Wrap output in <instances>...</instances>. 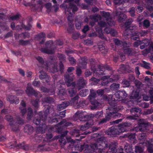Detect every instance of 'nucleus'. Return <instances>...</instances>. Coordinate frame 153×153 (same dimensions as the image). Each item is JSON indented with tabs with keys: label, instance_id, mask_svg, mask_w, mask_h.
<instances>
[{
	"label": "nucleus",
	"instance_id": "nucleus-1",
	"mask_svg": "<svg viewBox=\"0 0 153 153\" xmlns=\"http://www.w3.org/2000/svg\"><path fill=\"white\" fill-rule=\"evenodd\" d=\"M108 142L103 137H101L97 140L95 143H91V148L94 149V153H102V149L108 147Z\"/></svg>",
	"mask_w": 153,
	"mask_h": 153
},
{
	"label": "nucleus",
	"instance_id": "nucleus-2",
	"mask_svg": "<svg viewBox=\"0 0 153 153\" xmlns=\"http://www.w3.org/2000/svg\"><path fill=\"white\" fill-rule=\"evenodd\" d=\"M131 27H129L125 29L123 33V35L128 38H131V39L134 40L139 39V33L137 31H135L133 29L132 30Z\"/></svg>",
	"mask_w": 153,
	"mask_h": 153
},
{
	"label": "nucleus",
	"instance_id": "nucleus-3",
	"mask_svg": "<svg viewBox=\"0 0 153 153\" xmlns=\"http://www.w3.org/2000/svg\"><path fill=\"white\" fill-rule=\"evenodd\" d=\"M107 70L110 71L111 68L110 66L107 65H103L102 64L98 66V68L95 69V70L93 71L94 73V75L96 77H100L102 75H104L105 70Z\"/></svg>",
	"mask_w": 153,
	"mask_h": 153
},
{
	"label": "nucleus",
	"instance_id": "nucleus-4",
	"mask_svg": "<svg viewBox=\"0 0 153 153\" xmlns=\"http://www.w3.org/2000/svg\"><path fill=\"white\" fill-rule=\"evenodd\" d=\"M149 124L148 122L144 119L140 120L139 123L137 126L133 128L134 131L145 132L146 130V127Z\"/></svg>",
	"mask_w": 153,
	"mask_h": 153
},
{
	"label": "nucleus",
	"instance_id": "nucleus-5",
	"mask_svg": "<svg viewBox=\"0 0 153 153\" xmlns=\"http://www.w3.org/2000/svg\"><path fill=\"white\" fill-rule=\"evenodd\" d=\"M54 110L53 108L48 106L45 111L39 112L37 114L39 115V119L41 120L42 121L45 122L47 119L48 115L50 113H52L54 114Z\"/></svg>",
	"mask_w": 153,
	"mask_h": 153
},
{
	"label": "nucleus",
	"instance_id": "nucleus-6",
	"mask_svg": "<svg viewBox=\"0 0 153 153\" xmlns=\"http://www.w3.org/2000/svg\"><path fill=\"white\" fill-rule=\"evenodd\" d=\"M53 45V42L52 41H48L45 43V47L41 48L40 50L41 52L48 54H53L54 51L53 48H52Z\"/></svg>",
	"mask_w": 153,
	"mask_h": 153
},
{
	"label": "nucleus",
	"instance_id": "nucleus-7",
	"mask_svg": "<svg viewBox=\"0 0 153 153\" xmlns=\"http://www.w3.org/2000/svg\"><path fill=\"white\" fill-rule=\"evenodd\" d=\"M57 63L56 62H54L51 65V67L50 68V70L52 73L57 72L59 71L61 73H62L64 71V65L62 62H60L59 64V69L57 68Z\"/></svg>",
	"mask_w": 153,
	"mask_h": 153
},
{
	"label": "nucleus",
	"instance_id": "nucleus-8",
	"mask_svg": "<svg viewBox=\"0 0 153 153\" xmlns=\"http://www.w3.org/2000/svg\"><path fill=\"white\" fill-rule=\"evenodd\" d=\"M117 126H114L111 127L108 130L105 131V133L111 137H115L117 135L120 134V132L117 129Z\"/></svg>",
	"mask_w": 153,
	"mask_h": 153
},
{
	"label": "nucleus",
	"instance_id": "nucleus-9",
	"mask_svg": "<svg viewBox=\"0 0 153 153\" xmlns=\"http://www.w3.org/2000/svg\"><path fill=\"white\" fill-rule=\"evenodd\" d=\"M103 17L106 19L107 23L110 26L114 25L115 22L112 20L110 13L108 12H103L102 13Z\"/></svg>",
	"mask_w": 153,
	"mask_h": 153
},
{
	"label": "nucleus",
	"instance_id": "nucleus-10",
	"mask_svg": "<svg viewBox=\"0 0 153 153\" xmlns=\"http://www.w3.org/2000/svg\"><path fill=\"white\" fill-rule=\"evenodd\" d=\"M115 96L118 101L123 100L127 97V94L125 91H118L115 94Z\"/></svg>",
	"mask_w": 153,
	"mask_h": 153
},
{
	"label": "nucleus",
	"instance_id": "nucleus-11",
	"mask_svg": "<svg viewBox=\"0 0 153 153\" xmlns=\"http://www.w3.org/2000/svg\"><path fill=\"white\" fill-rule=\"evenodd\" d=\"M91 144L89 146L84 143L83 145H81L79 147V150L81 152L85 149V152L87 153H94V149L91 148Z\"/></svg>",
	"mask_w": 153,
	"mask_h": 153
},
{
	"label": "nucleus",
	"instance_id": "nucleus-12",
	"mask_svg": "<svg viewBox=\"0 0 153 153\" xmlns=\"http://www.w3.org/2000/svg\"><path fill=\"white\" fill-rule=\"evenodd\" d=\"M115 16L117 17V20L119 22H123L125 21L127 18V16L121 11L117 10L115 11Z\"/></svg>",
	"mask_w": 153,
	"mask_h": 153
},
{
	"label": "nucleus",
	"instance_id": "nucleus-13",
	"mask_svg": "<svg viewBox=\"0 0 153 153\" xmlns=\"http://www.w3.org/2000/svg\"><path fill=\"white\" fill-rule=\"evenodd\" d=\"M5 119L7 120V122H10L9 125L13 131H17V127H16L15 128H15L14 126L15 125L14 123V120L12 116L10 115H6L5 117Z\"/></svg>",
	"mask_w": 153,
	"mask_h": 153
},
{
	"label": "nucleus",
	"instance_id": "nucleus-14",
	"mask_svg": "<svg viewBox=\"0 0 153 153\" xmlns=\"http://www.w3.org/2000/svg\"><path fill=\"white\" fill-rule=\"evenodd\" d=\"M41 121H42V120L40 119H39L36 117L34 118L33 120V122L34 124L37 125H39V127L38 129L43 133L44 131L45 130L44 128L45 127V124L43 123H42V125L40 124L41 123Z\"/></svg>",
	"mask_w": 153,
	"mask_h": 153
},
{
	"label": "nucleus",
	"instance_id": "nucleus-15",
	"mask_svg": "<svg viewBox=\"0 0 153 153\" xmlns=\"http://www.w3.org/2000/svg\"><path fill=\"white\" fill-rule=\"evenodd\" d=\"M104 98L108 100V104L114 107L116 105L117 101L113 97L112 95H110L108 96H104Z\"/></svg>",
	"mask_w": 153,
	"mask_h": 153
},
{
	"label": "nucleus",
	"instance_id": "nucleus-16",
	"mask_svg": "<svg viewBox=\"0 0 153 153\" xmlns=\"http://www.w3.org/2000/svg\"><path fill=\"white\" fill-rule=\"evenodd\" d=\"M123 52L124 53L128 56H134L135 53V50L132 48L129 47L124 48Z\"/></svg>",
	"mask_w": 153,
	"mask_h": 153
},
{
	"label": "nucleus",
	"instance_id": "nucleus-17",
	"mask_svg": "<svg viewBox=\"0 0 153 153\" xmlns=\"http://www.w3.org/2000/svg\"><path fill=\"white\" fill-rule=\"evenodd\" d=\"M87 64V59L85 57H81L79 59L78 66L79 67L85 69Z\"/></svg>",
	"mask_w": 153,
	"mask_h": 153
},
{
	"label": "nucleus",
	"instance_id": "nucleus-18",
	"mask_svg": "<svg viewBox=\"0 0 153 153\" xmlns=\"http://www.w3.org/2000/svg\"><path fill=\"white\" fill-rule=\"evenodd\" d=\"M117 143L115 142L110 143L108 146L109 150H110L109 152L111 153H116L117 147Z\"/></svg>",
	"mask_w": 153,
	"mask_h": 153
},
{
	"label": "nucleus",
	"instance_id": "nucleus-19",
	"mask_svg": "<svg viewBox=\"0 0 153 153\" xmlns=\"http://www.w3.org/2000/svg\"><path fill=\"white\" fill-rule=\"evenodd\" d=\"M26 91L28 96H30L31 95H33L35 97H37L38 94L37 92L35 91L31 86H27Z\"/></svg>",
	"mask_w": 153,
	"mask_h": 153
},
{
	"label": "nucleus",
	"instance_id": "nucleus-20",
	"mask_svg": "<svg viewBox=\"0 0 153 153\" xmlns=\"http://www.w3.org/2000/svg\"><path fill=\"white\" fill-rule=\"evenodd\" d=\"M64 79L68 87L72 86L73 83H75L74 82H72L73 80V75H66L64 76Z\"/></svg>",
	"mask_w": 153,
	"mask_h": 153
},
{
	"label": "nucleus",
	"instance_id": "nucleus-21",
	"mask_svg": "<svg viewBox=\"0 0 153 153\" xmlns=\"http://www.w3.org/2000/svg\"><path fill=\"white\" fill-rule=\"evenodd\" d=\"M75 114L79 115V120L81 121H85L87 120H90L92 118L90 116V114L88 115L82 116V114L79 111H77L75 113Z\"/></svg>",
	"mask_w": 153,
	"mask_h": 153
},
{
	"label": "nucleus",
	"instance_id": "nucleus-22",
	"mask_svg": "<svg viewBox=\"0 0 153 153\" xmlns=\"http://www.w3.org/2000/svg\"><path fill=\"white\" fill-rule=\"evenodd\" d=\"M68 132V131H65L63 134H62L61 135L60 137L59 140V141L60 142L61 146L62 148H64V145H65L66 143V140L64 138V137L66 136Z\"/></svg>",
	"mask_w": 153,
	"mask_h": 153
},
{
	"label": "nucleus",
	"instance_id": "nucleus-23",
	"mask_svg": "<svg viewBox=\"0 0 153 153\" xmlns=\"http://www.w3.org/2000/svg\"><path fill=\"white\" fill-rule=\"evenodd\" d=\"M75 83H73L72 85L70 86V87L68 89V93L70 97H73L77 94L76 91L75 89Z\"/></svg>",
	"mask_w": 153,
	"mask_h": 153
},
{
	"label": "nucleus",
	"instance_id": "nucleus-24",
	"mask_svg": "<svg viewBox=\"0 0 153 153\" xmlns=\"http://www.w3.org/2000/svg\"><path fill=\"white\" fill-rule=\"evenodd\" d=\"M87 82L82 77H80L77 80V85L79 87V89H80L82 88H83L87 84Z\"/></svg>",
	"mask_w": 153,
	"mask_h": 153
},
{
	"label": "nucleus",
	"instance_id": "nucleus-25",
	"mask_svg": "<svg viewBox=\"0 0 153 153\" xmlns=\"http://www.w3.org/2000/svg\"><path fill=\"white\" fill-rule=\"evenodd\" d=\"M91 102V110H94L97 108L98 106L100 105V102H98L97 100H89Z\"/></svg>",
	"mask_w": 153,
	"mask_h": 153
},
{
	"label": "nucleus",
	"instance_id": "nucleus-26",
	"mask_svg": "<svg viewBox=\"0 0 153 153\" xmlns=\"http://www.w3.org/2000/svg\"><path fill=\"white\" fill-rule=\"evenodd\" d=\"M70 104L69 102L65 101L62 102V103L56 106V109L58 111H60L66 108Z\"/></svg>",
	"mask_w": 153,
	"mask_h": 153
},
{
	"label": "nucleus",
	"instance_id": "nucleus-27",
	"mask_svg": "<svg viewBox=\"0 0 153 153\" xmlns=\"http://www.w3.org/2000/svg\"><path fill=\"white\" fill-rule=\"evenodd\" d=\"M106 114L107 115L106 116L109 118L110 119L114 117H120L121 116V114L118 112L117 111L111 112L110 114H109V113H106Z\"/></svg>",
	"mask_w": 153,
	"mask_h": 153
},
{
	"label": "nucleus",
	"instance_id": "nucleus-28",
	"mask_svg": "<svg viewBox=\"0 0 153 153\" xmlns=\"http://www.w3.org/2000/svg\"><path fill=\"white\" fill-rule=\"evenodd\" d=\"M110 76H105L102 77L101 79H106L102 81L101 83L102 85V86H106L108 83L109 82H112L110 81V80L108 78H110Z\"/></svg>",
	"mask_w": 153,
	"mask_h": 153
},
{
	"label": "nucleus",
	"instance_id": "nucleus-29",
	"mask_svg": "<svg viewBox=\"0 0 153 153\" xmlns=\"http://www.w3.org/2000/svg\"><path fill=\"white\" fill-rule=\"evenodd\" d=\"M96 91L93 89H91L90 90V94L88 97V99L89 100H93L96 98Z\"/></svg>",
	"mask_w": 153,
	"mask_h": 153
},
{
	"label": "nucleus",
	"instance_id": "nucleus-30",
	"mask_svg": "<svg viewBox=\"0 0 153 153\" xmlns=\"http://www.w3.org/2000/svg\"><path fill=\"white\" fill-rule=\"evenodd\" d=\"M33 127L28 124L25 126L24 128L25 132L27 133L28 134H30L33 132Z\"/></svg>",
	"mask_w": 153,
	"mask_h": 153
},
{
	"label": "nucleus",
	"instance_id": "nucleus-31",
	"mask_svg": "<svg viewBox=\"0 0 153 153\" xmlns=\"http://www.w3.org/2000/svg\"><path fill=\"white\" fill-rule=\"evenodd\" d=\"M40 89L41 91L45 93H47L49 95L53 94L54 93V91L53 90L50 89H48L46 88L44 86H41Z\"/></svg>",
	"mask_w": 153,
	"mask_h": 153
},
{
	"label": "nucleus",
	"instance_id": "nucleus-32",
	"mask_svg": "<svg viewBox=\"0 0 153 153\" xmlns=\"http://www.w3.org/2000/svg\"><path fill=\"white\" fill-rule=\"evenodd\" d=\"M146 144L147 145V150L149 153H153V145L150 141H146Z\"/></svg>",
	"mask_w": 153,
	"mask_h": 153
},
{
	"label": "nucleus",
	"instance_id": "nucleus-33",
	"mask_svg": "<svg viewBox=\"0 0 153 153\" xmlns=\"http://www.w3.org/2000/svg\"><path fill=\"white\" fill-rule=\"evenodd\" d=\"M102 115L103 112L102 111H98L95 114H90V116L92 118L95 117L97 119L102 118Z\"/></svg>",
	"mask_w": 153,
	"mask_h": 153
},
{
	"label": "nucleus",
	"instance_id": "nucleus-34",
	"mask_svg": "<svg viewBox=\"0 0 153 153\" xmlns=\"http://www.w3.org/2000/svg\"><path fill=\"white\" fill-rule=\"evenodd\" d=\"M70 9L72 10L73 12L74 13L77 10L78 8L76 5H74L72 3H71L69 8L68 9V11L69 12V11H71Z\"/></svg>",
	"mask_w": 153,
	"mask_h": 153
},
{
	"label": "nucleus",
	"instance_id": "nucleus-35",
	"mask_svg": "<svg viewBox=\"0 0 153 153\" xmlns=\"http://www.w3.org/2000/svg\"><path fill=\"white\" fill-rule=\"evenodd\" d=\"M14 123L15 126H14V127L15 128L16 127H17V128H18V125H23L24 124V120H23V119L19 117H18L17 118L16 122Z\"/></svg>",
	"mask_w": 153,
	"mask_h": 153
},
{
	"label": "nucleus",
	"instance_id": "nucleus-36",
	"mask_svg": "<svg viewBox=\"0 0 153 153\" xmlns=\"http://www.w3.org/2000/svg\"><path fill=\"white\" fill-rule=\"evenodd\" d=\"M89 61L90 62V66H91V69L92 71H95V64L96 62L95 60L93 59H90Z\"/></svg>",
	"mask_w": 153,
	"mask_h": 153
},
{
	"label": "nucleus",
	"instance_id": "nucleus-37",
	"mask_svg": "<svg viewBox=\"0 0 153 153\" xmlns=\"http://www.w3.org/2000/svg\"><path fill=\"white\" fill-rule=\"evenodd\" d=\"M39 72L41 74V75H39V78L41 79H46L47 78L48 79H50V77L48 76L43 71H39Z\"/></svg>",
	"mask_w": 153,
	"mask_h": 153
},
{
	"label": "nucleus",
	"instance_id": "nucleus-38",
	"mask_svg": "<svg viewBox=\"0 0 153 153\" xmlns=\"http://www.w3.org/2000/svg\"><path fill=\"white\" fill-rule=\"evenodd\" d=\"M143 147L139 146H135V153H143Z\"/></svg>",
	"mask_w": 153,
	"mask_h": 153
},
{
	"label": "nucleus",
	"instance_id": "nucleus-39",
	"mask_svg": "<svg viewBox=\"0 0 153 153\" xmlns=\"http://www.w3.org/2000/svg\"><path fill=\"white\" fill-rule=\"evenodd\" d=\"M101 18L100 16L97 14H95L90 16V18L93 20L94 22H97L99 19H100Z\"/></svg>",
	"mask_w": 153,
	"mask_h": 153
},
{
	"label": "nucleus",
	"instance_id": "nucleus-40",
	"mask_svg": "<svg viewBox=\"0 0 153 153\" xmlns=\"http://www.w3.org/2000/svg\"><path fill=\"white\" fill-rule=\"evenodd\" d=\"M64 123H65L64 126L66 127H68L72 125V123L70 122H66V120L65 119L62 120V121L58 123V124L61 125L64 124Z\"/></svg>",
	"mask_w": 153,
	"mask_h": 153
},
{
	"label": "nucleus",
	"instance_id": "nucleus-41",
	"mask_svg": "<svg viewBox=\"0 0 153 153\" xmlns=\"http://www.w3.org/2000/svg\"><path fill=\"white\" fill-rule=\"evenodd\" d=\"M110 120V119L109 118L107 117L106 116L105 118L100 120L98 121V125H102L104 123H105L109 121Z\"/></svg>",
	"mask_w": 153,
	"mask_h": 153
},
{
	"label": "nucleus",
	"instance_id": "nucleus-42",
	"mask_svg": "<svg viewBox=\"0 0 153 153\" xmlns=\"http://www.w3.org/2000/svg\"><path fill=\"white\" fill-rule=\"evenodd\" d=\"M141 111L139 107H134L131 108L130 110V112L131 114L140 113Z\"/></svg>",
	"mask_w": 153,
	"mask_h": 153
},
{
	"label": "nucleus",
	"instance_id": "nucleus-43",
	"mask_svg": "<svg viewBox=\"0 0 153 153\" xmlns=\"http://www.w3.org/2000/svg\"><path fill=\"white\" fill-rule=\"evenodd\" d=\"M30 43V41L29 40H24L23 39H20L19 41V45L22 46H26L28 45Z\"/></svg>",
	"mask_w": 153,
	"mask_h": 153
},
{
	"label": "nucleus",
	"instance_id": "nucleus-44",
	"mask_svg": "<svg viewBox=\"0 0 153 153\" xmlns=\"http://www.w3.org/2000/svg\"><path fill=\"white\" fill-rule=\"evenodd\" d=\"M118 110L114 107H109L106 109V113H109L110 114L111 112H115L118 111Z\"/></svg>",
	"mask_w": 153,
	"mask_h": 153
},
{
	"label": "nucleus",
	"instance_id": "nucleus-45",
	"mask_svg": "<svg viewBox=\"0 0 153 153\" xmlns=\"http://www.w3.org/2000/svg\"><path fill=\"white\" fill-rule=\"evenodd\" d=\"M120 87V84H119L113 83L110 86V89L114 91H116Z\"/></svg>",
	"mask_w": 153,
	"mask_h": 153
},
{
	"label": "nucleus",
	"instance_id": "nucleus-46",
	"mask_svg": "<svg viewBox=\"0 0 153 153\" xmlns=\"http://www.w3.org/2000/svg\"><path fill=\"white\" fill-rule=\"evenodd\" d=\"M138 138L139 140L144 141L146 138V133H141L138 135Z\"/></svg>",
	"mask_w": 153,
	"mask_h": 153
},
{
	"label": "nucleus",
	"instance_id": "nucleus-47",
	"mask_svg": "<svg viewBox=\"0 0 153 153\" xmlns=\"http://www.w3.org/2000/svg\"><path fill=\"white\" fill-rule=\"evenodd\" d=\"M121 84L123 85V87L124 88L128 87L131 85L130 82L126 79H124L123 80Z\"/></svg>",
	"mask_w": 153,
	"mask_h": 153
},
{
	"label": "nucleus",
	"instance_id": "nucleus-48",
	"mask_svg": "<svg viewBox=\"0 0 153 153\" xmlns=\"http://www.w3.org/2000/svg\"><path fill=\"white\" fill-rule=\"evenodd\" d=\"M66 113V110L62 111L59 113V114H56V115L57 116L59 119L61 120L62 118L64 117L65 116V114Z\"/></svg>",
	"mask_w": 153,
	"mask_h": 153
},
{
	"label": "nucleus",
	"instance_id": "nucleus-49",
	"mask_svg": "<svg viewBox=\"0 0 153 153\" xmlns=\"http://www.w3.org/2000/svg\"><path fill=\"white\" fill-rule=\"evenodd\" d=\"M33 110L30 108H29L28 109V114H27V118L28 120H30L33 117Z\"/></svg>",
	"mask_w": 153,
	"mask_h": 153
},
{
	"label": "nucleus",
	"instance_id": "nucleus-50",
	"mask_svg": "<svg viewBox=\"0 0 153 153\" xmlns=\"http://www.w3.org/2000/svg\"><path fill=\"white\" fill-rule=\"evenodd\" d=\"M43 102L46 103H52L54 102V99L50 97H47L43 99Z\"/></svg>",
	"mask_w": 153,
	"mask_h": 153
},
{
	"label": "nucleus",
	"instance_id": "nucleus-51",
	"mask_svg": "<svg viewBox=\"0 0 153 153\" xmlns=\"http://www.w3.org/2000/svg\"><path fill=\"white\" fill-rule=\"evenodd\" d=\"M131 0H114V3L115 4L119 5L122 3L123 2L125 3L129 2Z\"/></svg>",
	"mask_w": 153,
	"mask_h": 153
},
{
	"label": "nucleus",
	"instance_id": "nucleus-52",
	"mask_svg": "<svg viewBox=\"0 0 153 153\" xmlns=\"http://www.w3.org/2000/svg\"><path fill=\"white\" fill-rule=\"evenodd\" d=\"M117 126V127H118L117 128L118 129V131L120 132V134L127 131L126 128L123 127L122 125H119L118 126Z\"/></svg>",
	"mask_w": 153,
	"mask_h": 153
},
{
	"label": "nucleus",
	"instance_id": "nucleus-53",
	"mask_svg": "<svg viewBox=\"0 0 153 153\" xmlns=\"http://www.w3.org/2000/svg\"><path fill=\"white\" fill-rule=\"evenodd\" d=\"M89 93V91L87 89H84L80 91L79 95L81 97H85Z\"/></svg>",
	"mask_w": 153,
	"mask_h": 153
},
{
	"label": "nucleus",
	"instance_id": "nucleus-54",
	"mask_svg": "<svg viewBox=\"0 0 153 153\" xmlns=\"http://www.w3.org/2000/svg\"><path fill=\"white\" fill-rule=\"evenodd\" d=\"M133 21V19L131 18H129L128 19H127L124 25L125 27L129 28L130 27L129 26Z\"/></svg>",
	"mask_w": 153,
	"mask_h": 153
},
{
	"label": "nucleus",
	"instance_id": "nucleus-55",
	"mask_svg": "<svg viewBox=\"0 0 153 153\" xmlns=\"http://www.w3.org/2000/svg\"><path fill=\"white\" fill-rule=\"evenodd\" d=\"M114 42L115 44L117 46H121L124 44V43L122 41L117 39H115L114 40Z\"/></svg>",
	"mask_w": 153,
	"mask_h": 153
},
{
	"label": "nucleus",
	"instance_id": "nucleus-56",
	"mask_svg": "<svg viewBox=\"0 0 153 153\" xmlns=\"http://www.w3.org/2000/svg\"><path fill=\"white\" fill-rule=\"evenodd\" d=\"M90 127V124L88 122L85 123L84 125H81L80 127V129L81 131H85Z\"/></svg>",
	"mask_w": 153,
	"mask_h": 153
},
{
	"label": "nucleus",
	"instance_id": "nucleus-57",
	"mask_svg": "<svg viewBox=\"0 0 153 153\" xmlns=\"http://www.w3.org/2000/svg\"><path fill=\"white\" fill-rule=\"evenodd\" d=\"M138 115L137 114H132L131 116H128L127 117V118L130 120H135L137 119L136 117H137Z\"/></svg>",
	"mask_w": 153,
	"mask_h": 153
},
{
	"label": "nucleus",
	"instance_id": "nucleus-58",
	"mask_svg": "<svg viewBox=\"0 0 153 153\" xmlns=\"http://www.w3.org/2000/svg\"><path fill=\"white\" fill-rule=\"evenodd\" d=\"M68 59L71 65H75V64H76V61L73 57H71L70 56H69Z\"/></svg>",
	"mask_w": 153,
	"mask_h": 153
},
{
	"label": "nucleus",
	"instance_id": "nucleus-59",
	"mask_svg": "<svg viewBox=\"0 0 153 153\" xmlns=\"http://www.w3.org/2000/svg\"><path fill=\"white\" fill-rule=\"evenodd\" d=\"M69 13V14L68 17H67V19H68V24H70L71 23H72L73 19L72 14H71L70 10V12Z\"/></svg>",
	"mask_w": 153,
	"mask_h": 153
},
{
	"label": "nucleus",
	"instance_id": "nucleus-60",
	"mask_svg": "<svg viewBox=\"0 0 153 153\" xmlns=\"http://www.w3.org/2000/svg\"><path fill=\"white\" fill-rule=\"evenodd\" d=\"M58 57L60 60V62H65L66 57L65 55L62 54H59Z\"/></svg>",
	"mask_w": 153,
	"mask_h": 153
},
{
	"label": "nucleus",
	"instance_id": "nucleus-61",
	"mask_svg": "<svg viewBox=\"0 0 153 153\" xmlns=\"http://www.w3.org/2000/svg\"><path fill=\"white\" fill-rule=\"evenodd\" d=\"M68 24L69 26L67 30H68V32L69 33H71L73 32L74 30V25L73 23H71L70 24Z\"/></svg>",
	"mask_w": 153,
	"mask_h": 153
},
{
	"label": "nucleus",
	"instance_id": "nucleus-62",
	"mask_svg": "<svg viewBox=\"0 0 153 153\" xmlns=\"http://www.w3.org/2000/svg\"><path fill=\"white\" fill-rule=\"evenodd\" d=\"M134 83L135 85L138 89L142 87L143 85L142 82L138 80H135Z\"/></svg>",
	"mask_w": 153,
	"mask_h": 153
},
{
	"label": "nucleus",
	"instance_id": "nucleus-63",
	"mask_svg": "<svg viewBox=\"0 0 153 153\" xmlns=\"http://www.w3.org/2000/svg\"><path fill=\"white\" fill-rule=\"evenodd\" d=\"M135 8L134 7H131L128 11L132 17H134L135 16Z\"/></svg>",
	"mask_w": 153,
	"mask_h": 153
},
{
	"label": "nucleus",
	"instance_id": "nucleus-64",
	"mask_svg": "<svg viewBox=\"0 0 153 153\" xmlns=\"http://www.w3.org/2000/svg\"><path fill=\"white\" fill-rule=\"evenodd\" d=\"M109 79L110 80V81L112 82L114 81H115L119 79V76L118 75H113L111 78H109Z\"/></svg>",
	"mask_w": 153,
	"mask_h": 153
}]
</instances>
